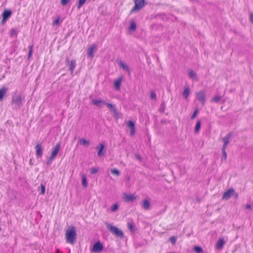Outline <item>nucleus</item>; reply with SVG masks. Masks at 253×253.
I'll list each match as a JSON object with an SVG mask.
<instances>
[{
	"instance_id": "f257e3e1",
	"label": "nucleus",
	"mask_w": 253,
	"mask_h": 253,
	"mask_svg": "<svg viewBox=\"0 0 253 253\" xmlns=\"http://www.w3.org/2000/svg\"><path fill=\"white\" fill-rule=\"evenodd\" d=\"M66 242L72 245L74 244L76 239V231L75 227H69L65 233Z\"/></svg>"
},
{
	"instance_id": "f03ea898",
	"label": "nucleus",
	"mask_w": 253,
	"mask_h": 253,
	"mask_svg": "<svg viewBox=\"0 0 253 253\" xmlns=\"http://www.w3.org/2000/svg\"><path fill=\"white\" fill-rule=\"evenodd\" d=\"M134 2V6L130 11V13L138 11L142 9L146 4L145 0H133Z\"/></svg>"
},
{
	"instance_id": "7ed1b4c3",
	"label": "nucleus",
	"mask_w": 253,
	"mask_h": 253,
	"mask_svg": "<svg viewBox=\"0 0 253 253\" xmlns=\"http://www.w3.org/2000/svg\"><path fill=\"white\" fill-rule=\"evenodd\" d=\"M107 227L110 231L114 234L115 236L123 238L124 237L123 232L118 228L117 227L114 226L110 224H107Z\"/></svg>"
},
{
	"instance_id": "20e7f679",
	"label": "nucleus",
	"mask_w": 253,
	"mask_h": 253,
	"mask_svg": "<svg viewBox=\"0 0 253 253\" xmlns=\"http://www.w3.org/2000/svg\"><path fill=\"white\" fill-rule=\"evenodd\" d=\"M21 96L18 93H14L12 96L11 103L15 104L18 107H20L21 105Z\"/></svg>"
},
{
	"instance_id": "39448f33",
	"label": "nucleus",
	"mask_w": 253,
	"mask_h": 253,
	"mask_svg": "<svg viewBox=\"0 0 253 253\" xmlns=\"http://www.w3.org/2000/svg\"><path fill=\"white\" fill-rule=\"evenodd\" d=\"M137 199V196L134 194H123V199L125 202H132Z\"/></svg>"
},
{
	"instance_id": "423d86ee",
	"label": "nucleus",
	"mask_w": 253,
	"mask_h": 253,
	"mask_svg": "<svg viewBox=\"0 0 253 253\" xmlns=\"http://www.w3.org/2000/svg\"><path fill=\"white\" fill-rule=\"evenodd\" d=\"M105 145L103 142L99 144L98 146L95 147V149L97 151V156L98 157H102L104 154Z\"/></svg>"
},
{
	"instance_id": "0eeeda50",
	"label": "nucleus",
	"mask_w": 253,
	"mask_h": 253,
	"mask_svg": "<svg viewBox=\"0 0 253 253\" xmlns=\"http://www.w3.org/2000/svg\"><path fill=\"white\" fill-rule=\"evenodd\" d=\"M60 143L59 142L52 149L50 158H54L58 153L60 149Z\"/></svg>"
},
{
	"instance_id": "6e6552de",
	"label": "nucleus",
	"mask_w": 253,
	"mask_h": 253,
	"mask_svg": "<svg viewBox=\"0 0 253 253\" xmlns=\"http://www.w3.org/2000/svg\"><path fill=\"white\" fill-rule=\"evenodd\" d=\"M233 194H234V190L230 189L223 193L222 199L225 200H228Z\"/></svg>"
},
{
	"instance_id": "1a4fd4ad",
	"label": "nucleus",
	"mask_w": 253,
	"mask_h": 253,
	"mask_svg": "<svg viewBox=\"0 0 253 253\" xmlns=\"http://www.w3.org/2000/svg\"><path fill=\"white\" fill-rule=\"evenodd\" d=\"M231 136V133H230L227 135H226L225 137L223 138V139H222V140L224 142V145H223V153H224L225 157H226V155L225 152V148H226L227 145L229 142V139H230Z\"/></svg>"
},
{
	"instance_id": "9d476101",
	"label": "nucleus",
	"mask_w": 253,
	"mask_h": 253,
	"mask_svg": "<svg viewBox=\"0 0 253 253\" xmlns=\"http://www.w3.org/2000/svg\"><path fill=\"white\" fill-rule=\"evenodd\" d=\"M197 99L204 104L205 102L206 95L203 92H199L196 93Z\"/></svg>"
},
{
	"instance_id": "9b49d317",
	"label": "nucleus",
	"mask_w": 253,
	"mask_h": 253,
	"mask_svg": "<svg viewBox=\"0 0 253 253\" xmlns=\"http://www.w3.org/2000/svg\"><path fill=\"white\" fill-rule=\"evenodd\" d=\"M127 126L130 129V135L131 136L134 135L135 133V125L134 123L132 121L129 120L127 123Z\"/></svg>"
},
{
	"instance_id": "f8f14e48",
	"label": "nucleus",
	"mask_w": 253,
	"mask_h": 253,
	"mask_svg": "<svg viewBox=\"0 0 253 253\" xmlns=\"http://www.w3.org/2000/svg\"><path fill=\"white\" fill-rule=\"evenodd\" d=\"M96 49V45L95 44H92L87 49V54L90 58H92L94 56V52Z\"/></svg>"
},
{
	"instance_id": "ddd939ff",
	"label": "nucleus",
	"mask_w": 253,
	"mask_h": 253,
	"mask_svg": "<svg viewBox=\"0 0 253 253\" xmlns=\"http://www.w3.org/2000/svg\"><path fill=\"white\" fill-rule=\"evenodd\" d=\"M122 81H123V77L122 76L119 77L117 80L114 81V86H115V88H116V90H120L121 84V83H122Z\"/></svg>"
},
{
	"instance_id": "4468645a",
	"label": "nucleus",
	"mask_w": 253,
	"mask_h": 253,
	"mask_svg": "<svg viewBox=\"0 0 253 253\" xmlns=\"http://www.w3.org/2000/svg\"><path fill=\"white\" fill-rule=\"evenodd\" d=\"M11 15V11L10 10H4L2 13V22L5 21Z\"/></svg>"
},
{
	"instance_id": "2eb2a0df",
	"label": "nucleus",
	"mask_w": 253,
	"mask_h": 253,
	"mask_svg": "<svg viewBox=\"0 0 253 253\" xmlns=\"http://www.w3.org/2000/svg\"><path fill=\"white\" fill-rule=\"evenodd\" d=\"M225 243L226 242L224 241L223 238H219L216 245V249L218 250H221Z\"/></svg>"
},
{
	"instance_id": "dca6fc26",
	"label": "nucleus",
	"mask_w": 253,
	"mask_h": 253,
	"mask_svg": "<svg viewBox=\"0 0 253 253\" xmlns=\"http://www.w3.org/2000/svg\"><path fill=\"white\" fill-rule=\"evenodd\" d=\"M103 249L102 245L99 242L95 243L92 248V250L94 252H99L102 251Z\"/></svg>"
},
{
	"instance_id": "f3484780",
	"label": "nucleus",
	"mask_w": 253,
	"mask_h": 253,
	"mask_svg": "<svg viewBox=\"0 0 253 253\" xmlns=\"http://www.w3.org/2000/svg\"><path fill=\"white\" fill-rule=\"evenodd\" d=\"M150 202L148 199H144L142 201L141 207L145 210H148L149 209Z\"/></svg>"
},
{
	"instance_id": "a211bd4d",
	"label": "nucleus",
	"mask_w": 253,
	"mask_h": 253,
	"mask_svg": "<svg viewBox=\"0 0 253 253\" xmlns=\"http://www.w3.org/2000/svg\"><path fill=\"white\" fill-rule=\"evenodd\" d=\"M36 155L38 157H41L42 154V151L41 144H38L35 147Z\"/></svg>"
},
{
	"instance_id": "6ab92c4d",
	"label": "nucleus",
	"mask_w": 253,
	"mask_h": 253,
	"mask_svg": "<svg viewBox=\"0 0 253 253\" xmlns=\"http://www.w3.org/2000/svg\"><path fill=\"white\" fill-rule=\"evenodd\" d=\"M7 88L5 86H2L0 88V101L3 99L4 96L7 92Z\"/></svg>"
},
{
	"instance_id": "aec40b11",
	"label": "nucleus",
	"mask_w": 253,
	"mask_h": 253,
	"mask_svg": "<svg viewBox=\"0 0 253 253\" xmlns=\"http://www.w3.org/2000/svg\"><path fill=\"white\" fill-rule=\"evenodd\" d=\"M79 143L81 145L88 147L90 144V141L84 138H81L79 140Z\"/></svg>"
},
{
	"instance_id": "412c9836",
	"label": "nucleus",
	"mask_w": 253,
	"mask_h": 253,
	"mask_svg": "<svg viewBox=\"0 0 253 253\" xmlns=\"http://www.w3.org/2000/svg\"><path fill=\"white\" fill-rule=\"evenodd\" d=\"M76 66V61L72 60L70 62L69 69L72 73H73L75 69Z\"/></svg>"
},
{
	"instance_id": "4be33fe9",
	"label": "nucleus",
	"mask_w": 253,
	"mask_h": 253,
	"mask_svg": "<svg viewBox=\"0 0 253 253\" xmlns=\"http://www.w3.org/2000/svg\"><path fill=\"white\" fill-rule=\"evenodd\" d=\"M103 104H105L111 111L113 112L114 113L117 112V109L113 104L105 102H103Z\"/></svg>"
},
{
	"instance_id": "5701e85b",
	"label": "nucleus",
	"mask_w": 253,
	"mask_h": 253,
	"mask_svg": "<svg viewBox=\"0 0 253 253\" xmlns=\"http://www.w3.org/2000/svg\"><path fill=\"white\" fill-rule=\"evenodd\" d=\"M103 102H105L101 100L93 99L92 101V104L96 106H100L101 104L103 103Z\"/></svg>"
},
{
	"instance_id": "b1692460",
	"label": "nucleus",
	"mask_w": 253,
	"mask_h": 253,
	"mask_svg": "<svg viewBox=\"0 0 253 253\" xmlns=\"http://www.w3.org/2000/svg\"><path fill=\"white\" fill-rule=\"evenodd\" d=\"M200 127H201V121H200V120H199L197 121L196 124L195 129V133H198L199 132Z\"/></svg>"
},
{
	"instance_id": "393cba45",
	"label": "nucleus",
	"mask_w": 253,
	"mask_h": 253,
	"mask_svg": "<svg viewBox=\"0 0 253 253\" xmlns=\"http://www.w3.org/2000/svg\"><path fill=\"white\" fill-rule=\"evenodd\" d=\"M136 27V23L134 21L132 20L130 22L129 30L130 31H135Z\"/></svg>"
},
{
	"instance_id": "a878e982",
	"label": "nucleus",
	"mask_w": 253,
	"mask_h": 253,
	"mask_svg": "<svg viewBox=\"0 0 253 253\" xmlns=\"http://www.w3.org/2000/svg\"><path fill=\"white\" fill-rule=\"evenodd\" d=\"M82 184L84 187H86L87 186V182L86 181V177L85 174H83L82 176Z\"/></svg>"
},
{
	"instance_id": "bb28decb",
	"label": "nucleus",
	"mask_w": 253,
	"mask_h": 253,
	"mask_svg": "<svg viewBox=\"0 0 253 253\" xmlns=\"http://www.w3.org/2000/svg\"><path fill=\"white\" fill-rule=\"evenodd\" d=\"M111 211L112 212H115L116 211H117L119 209V206L117 204H113L111 206Z\"/></svg>"
},
{
	"instance_id": "cd10ccee",
	"label": "nucleus",
	"mask_w": 253,
	"mask_h": 253,
	"mask_svg": "<svg viewBox=\"0 0 253 253\" xmlns=\"http://www.w3.org/2000/svg\"><path fill=\"white\" fill-rule=\"evenodd\" d=\"M189 92H190L189 88L188 87H185L183 95L186 99L187 98V97L189 94Z\"/></svg>"
},
{
	"instance_id": "c85d7f7f",
	"label": "nucleus",
	"mask_w": 253,
	"mask_h": 253,
	"mask_svg": "<svg viewBox=\"0 0 253 253\" xmlns=\"http://www.w3.org/2000/svg\"><path fill=\"white\" fill-rule=\"evenodd\" d=\"M111 172L116 176H119L120 175V171L117 169H112L110 170Z\"/></svg>"
},
{
	"instance_id": "c756f323",
	"label": "nucleus",
	"mask_w": 253,
	"mask_h": 253,
	"mask_svg": "<svg viewBox=\"0 0 253 253\" xmlns=\"http://www.w3.org/2000/svg\"><path fill=\"white\" fill-rule=\"evenodd\" d=\"M120 66L123 69L127 70L128 72H129V68L128 66L126 64H125L123 62H120L119 63Z\"/></svg>"
},
{
	"instance_id": "7c9ffc66",
	"label": "nucleus",
	"mask_w": 253,
	"mask_h": 253,
	"mask_svg": "<svg viewBox=\"0 0 253 253\" xmlns=\"http://www.w3.org/2000/svg\"><path fill=\"white\" fill-rule=\"evenodd\" d=\"M86 0H79L77 7L78 9H80L85 2Z\"/></svg>"
},
{
	"instance_id": "2f4dec72",
	"label": "nucleus",
	"mask_w": 253,
	"mask_h": 253,
	"mask_svg": "<svg viewBox=\"0 0 253 253\" xmlns=\"http://www.w3.org/2000/svg\"><path fill=\"white\" fill-rule=\"evenodd\" d=\"M188 75L191 79H194L196 77V74L192 70H190L188 72Z\"/></svg>"
},
{
	"instance_id": "473e14b6",
	"label": "nucleus",
	"mask_w": 253,
	"mask_h": 253,
	"mask_svg": "<svg viewBox=\"0 0 253 253\" xmlns=\"http://www.w3.org/2000/svg\"><path fill=\"white\" fill-rule=\"evenodd\" d=\"M194 250L197 253H201L203 251L202 248L199 246L194 247Z\"/></svg>"
},
{
	"instance_id": "72a5a7b5",
	"label": "nucleus",
	"mask_w": 253,
	"mask_h": 253,
	"mask_svg": "<svg viewBox=\"0 0 253 253\" xmlns=\"http://www.w3.org/2000/svg\"><path fill=\"white\" fill-rule=\"evenodd\" d=\"M127 225L128 228L131 231H134V226L132 222H128Z\"/></svg>"
},
{
	"instance_id": "f704fd0d",
	"label": "nucleus",
	"mask_w": 253,
	"mask_h": 253,
	"mask_svg": "<svg viewBox=\"0 0 253 253\" xmlns=\"http://www.w3.org/2000/svg\"><path fill=\"white\" fill-rule=\"evenodd\" d=\"M221 99V97L219 96H216L213 97L211 99L212 102H217Z\"/></svg>"
},
{
	"instance_id": "c9c22d12",
	"label": "nucleus",
	"mask_w": 253,
	"mask_h": 253,
	"mask_svg": "<svg viewBox=\"0 0 253 253\" xmlns=\"http://www.w3.org/2000/svg\"><path fill=\"white\" fill-rule=\"evenodd\" d=\"M177 238L176 237L172 236L169 238V241L172 244H174L176 243Z\"/></svg>"
},
{
	"instance_id": "e433bc0d",
	"label": "nucleus",
	"mask_w": 253,
	"mask_h": 253,
	"mask_svg": "<svg viewBox=\"0 0 253 253\" xmlns=\"http://www.w3.org/2000/svg\"><path fill=\"white\" fill-rule=\"evenodd\" d=\"M91 173L94 174L98 172V169L97 168L93 167L90 169Z\"/></svg>"
},
{
	"instance_id": "4c0bfd02",
	"label": "nucleus",
	"mask_w": 253,
	"mask_h": 253,
	"mask_svg": "<svg viewBox=\"0 0 253 253\" xmlns=\"http://www.w3.org/2000/svg\"><path fill=\"white\" fill-rule=\"evenodd\" d=\"M198 110L197 109H195V110L194 111L193 114H192V115L191 116L192 120H194L196 118V117L198 114Z\"/></svg>"
},
{
	"instance_id": "58836bf2",
	"label": "nucleus",
	"mask_w": 253,
	"mask_h": 253,
	"mask_svg": "<svg viewBox=\"0 0 253 253\" xmlns=\"http://www.w3.org/2000/svg\"><path fill=\"white\" fill-rule=\"evenodd\" d=\"M10 35L12 36H16L17 35L16 30L15 29H11L10 31Z\"/></svg>"
},
{
	"instance_id": "ea45409f",
	"label": "nucleus",
	"mask_w": 253,
	"mask_h": 253,
	"mask_svg": "<svg viewBox=\"0 0 253 253\" xmlns=\"http://www.w3.org/2000/svg\"><path fill=\"white\" fill-rule=\"evenodd\" d=\"M41 193L42 195L44 194H45V186L44 185H43V184H41Z\"/></svg>"
},
{
	"instance_id": "a19ab883",
	"label": "nucleus",
	"mask_w": 253,
	"mask_h": 253,
	"mask_svg": "<svg viewBox=\"0 0 253 253\" xmlns=\"http://www.w3.org/2000/svg\"><path fill=\"white\" fill-rule=\"evenodd\" d=\"M150 96L152 99H155L156 98V95L155 92L151 91L150 93Z\"/></svg>"
},
{
	"instance_id": "79ce46f5",
	"label": "nucleus",
	"mask_w": 253,
	"mask_h": 253,
	"mask_svg": "<svg viewBox=\"0 0 253 253\" xmlns=\"http://www.w3.org/2000/svg\"><path fill=\"white\" fill-rule=\"evenodd\" d=\"M59 20H60V18L59 17H57L53 22V26H55V25H57L58 24H59Z\"/></svg>"
},
{
	"instance_id": "37998d69",
	"label": "nucleus",
	"mask_w": 253,
	"mask_h": 253,
	"mask_svg": "<svg viewBox=\"0 0 253 253\" xmlns=\"http://www.w3.org/2000/svg\"><path fill=\"white\" fill-rule=\"evenodd\" d=\"M70 0H61V3L62 5H65L69 2Z\"/></svg>"
},
{
	"instance_id": "c03bdc74",
	"label": "nucleus",
	"mask_w": 253,
	"mask_h": 253,
	"mask_svg": "<svg viewBox=\"0 0 253 253\" xmlns=\"http://www.w3.org/2000/svg\"><path fill=\"white\" fill-rule=\"evenodd\" d=\"M33 45H31L30 46V50H29V54H28L29 58H30L32 55V51H33Z\"/></svg>"
},
{
	"instance_id": "a18cd8bd",
	"label": "nucleus",
	"mask_w": 253,
	"mask_h": 253,
	"mask_svg": "<svg viewBox=\"0 0 253 253\" xmlns=\"http://www.w3.org/2000/svg\"><path fill=\"white\" fill-rule=\"evenodd\" d=\"M245 208L247 209H249V210H252V206L250 204H246L245 205Z\"/></svg>"
},
{
	"instance_id": "49530a36",
	"label": "nucleus",
	"mask_w": 253,
	"mask_h": 253,
	"mask_svg": "<svg viewBox=\"0 0 253 253\" xmlns=\"http://www.w3.org/2000/svg\"><path fill=\"white\" fill-rule=\"evenodd\" d=\"M250 19L251 22L253 24V13L250 14Z\"/></svg>"
},
{
	"instance_id": "de8ad7c7",
	"label": "nucleus",
	"mask_w": 253,
	"mask_h": 253,
	"mask_svg": "<svg viewBox=\"0 0 253 253\" xmlns=\"http://www.w3.org/2000/svg\"><path fill=\"white\" fill-rule=\"evenodd\" d=\"M232 196H234L235 198H237L238 197V194L234 191V194H233Z\"/></svg>"
},
{
	"instance_id": "09e8293b",
	"label": "nucleus",
	"mask_w": 253,
	"mask_h": 253,
	"mask_svg": "<svg viewBox=\"0 0 253 253\" xmlns=\"http://www.w3.org/2000/svg\"><path fill=\"white\" fill-rule=\"evenodd\" d=\"M57 251V253H60V252H59V251L58 250H57V251Z\"/></svg>"
}]
</instances>
